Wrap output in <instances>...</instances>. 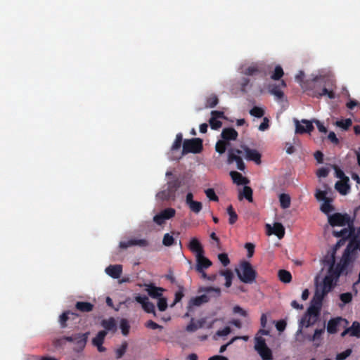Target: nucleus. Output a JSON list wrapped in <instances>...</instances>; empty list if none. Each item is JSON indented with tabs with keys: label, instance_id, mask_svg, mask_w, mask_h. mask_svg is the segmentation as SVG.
I'll use <instances>...</instances> for the list:
<instances>
[{
	"label": "nucleus",
	"instance_id": "nucleus-1",
	"mask_svg": "<svg viewBox=\"0 0 360 360\" xmlns=\"http://www.w3.org/2000/svg\"><path fill=\"white\" fill-rule=\"evenodd\" d=\"M317 82L324 84V86L321 91H314L311 94L312 96L320 98L323 96H327L330 99L335 98V93L333 91L335 81L333 79L326 77H316L314 79V84Z\"/></svg>",
	"mask_w": 360,
	"mask_h": 360
},
{
	"label": "nucleus",
	"instance_id": "nucleus-2",
	"mask_svg": "<svg viewBox=\"0 0 360 360\" xmlns=\"http://www.w3.org/2000/svg\"><path fill=\"white\" fill-rule=\"evenodd\" d=\"M203 149L202 140L200 138L185 139L183 143V149L180 155L171 156L172 160H179L181 157L188 153H199Z\"/></svg>",
	"mask_w": 360,
	"mask_h": 360
},
{
	"label": "nucleus",
	"instance_id": "nucleus-3",
	"mask_svg": "<svg viewBox=\"0 0 360 360\" xmlns=\"http://www.w3.org/2000/svg\"><path fill=\"white\" fill-rule=\"evenodd\" d=\"M236 271L240 280L245 283H252L256 279L257 272L249 262H242Z\"/></svg>",
	"mask_w": 360,
	"mask_h": 360
},
{
	"label": "nucleus",
	"instance_id": "nucleus-4",
	"mask_svg": "<svg viewBox=\"0 0 360 360\" xmlns=\"http://www.w3.org/2000/svg\"><path fill=\"white\" fill-rule=\"evenodd\" d=\"M199 292H205L207 294H204L200 296L193 297L189 301V306H200L204 303H207L210 300L208 295H211L214 297H218L221 295V289L219 288L214 287H205L202 288L199 290Z\"/></svg>",
	"mask_w": 360,
	"mask_h": 360
},
{
	"label": "nucleus",
	"instance_id": "nucleus-5",
	"mask_svg": "<svg viewBox=\"0 0 360 360\" xmlns=\"http://www.w3.org/2000/svg\"><path fill=\"white\" fill-rule=\"evenodd\" d=\"M335 260L334 254L327 255L323 259V263L329 266L327 275H332V277L334 278V280H335V282H337L345 266L341 264H338L335 266Z\"/></svg>",
	"mask_w": 360,
	"mask_h": 360
},
{
	"label": "nucleus",
	"instance_id": "nucleus-6",
	"mask_svg": "<svg viewBox=\"0 0 360 360\" xmlns=\"http://www.w3.org/2000/svg\"><path fill=\"white\" fill-rule=\"evenodd\" d=\"M242 154L243 152L238 148H229L228 150L227 163L231 165L233 162H236L237 169L240 171H244L245 169V165L241 157Z\"/></svg>",
	"mask_w": 360,
	"mask_h": 360
},
{
	"label": "nucleus",
	"instance_id": "nucleus-7",
	"mask_svg": "<svg viewBox=\"0 0 360 360\" xmlns=\"http://www.w3.org/2000/svg\"><path fill=\"white\" fill-rule=\"evenodd\" d=\"M349 221L350 217L347 214L335 213L328 216V223L332 226H344Z\"/></svg>",
	"mask_w": 360,
	"mask_h": 360
},
{
	"label": "nucleus",
	"instance_id": "nucleus-8",
	"mask_svg": "<svg viewBox=\"0 0 360 360\" xmlns=\"http://www.w3.org/2000/svg\"><path fill=\"white\" fill-rule=\"evenodd\" d=\"M295 124V134H302L304 133L310 134L314 129L313 126V120L309 121L305 119H303L300 122L297 119L294 120Z\"/></svg>",
	"mask_w": 360,
	"mask_h": 360
},
{
	"label": "nucleus",
	"instance_id": "nucleus-9",
	"mask_svg": "<svg viewBox=\"0 0 360 360\" xmlns=\"http://www.w3.org/2000/svg\"><path fill=\"white\" fill-rule=\"evenodd\" d=\"M136 302L141 304L143 309L149 314H153L154 317L157 316V314L155 309V305L153 303L149 301V299L146 295H138L134 297Z\"/></svg>",
	"mask_w": 360,
	"mask_h": 360
},
{
	"label": "nucleus",
	"instance_id": "nucleus-10",
	"mask_svg": "<svg viewBox=\"0 0 360 360\" xmlns=\"http://www.w3.org/2000/svg\"><path fill=\"white\" fill-rule=\"evenodd\" d=\"M176 210L174 208L169 207L163 210L159 214L153 217V221L158 225H162L165 223V220L169 219L174 217Z\"/></svg>",
	"mask_w": 360,
	"mask_h": 360
},
{
	"label": "nucleus",
	"instance_id": "nucleus-11",
	"mask_svg": "<svg viewBox=\"0 0 360 360\" xmlns=\"http://www.w3.org/2000/svg\"><path fill=\"white\" fill-rule=\"evenodd\" d=\"M89 333H76L70 336H65L64 339L68 342H73L80 348H84L86 344Z\"/></svg>",
	"mask_w": 360,
	"mask_h": 360
},
{
	"label": "nucleus",
	"instance_id": "nucleus-12",
	"mask_svg": "<svg viewBox=\"0 0 360 360\" xmlns=\"http://www.w3.org/2000/svg\"><path fill=\"white\" fill-rule=\"evenodd\" d=\"M269 334V331L263 328L259 329L257 333H256L254 340H255V345L254 348L255 350H259L261 348L267 347V345L266 343V340L262 337V335H268Z\"/></svg>",
	"mask_w": 360,
	"mask_h": 360
},
{
	"label": "nucleus",
	"instance_id": "nucleus-13",
	"mask_svg": "<svg viewBox=\"0 0 360 360\" xmlns=\"http://www.w3.org/2000/svg\"><path fill=\"white\" fill-rule=\"evenodd\" d=\"M149 243L146 239H136L132 238L127 241H121L119 244V247L122 249H127L129 247L137 245L141 248L148 246Z\"/></svg>",
	"mask_w": 360,
	"mask_h": 360
},
{
	"label": "nucleus",
	"instance_id": "nucleus-14",
	"mask_svg": "<svg viewBox=\"0 0 360 360\" xmlns=\"http://www.w3.org/2000/svg\"><path fill=\"white\" fill-rule=\"evenodd\" d=\"M196 266L195 270L198 272H202V270L209 268L212 265V262L204 256V254L195 255Z\"/></svg>",
	"mask_w": 360,
	"mask_h": 360
},
{
	"label": "nucleus",
	"instance_id": "nucleus-15",
	"mask_svg": "<svg viewBox=\"0 0 360 360\" xmlns=\"http://www.w3.org/2000/svg\"><path fill=\"white\" fill-rule=\"evenodd\" d=\"M347 323V321L342 317H335L330 319L327 324V331L329 334H335L338 330V326L341 322Z\"/></svg>",
	"mask_w": 360,
	"mask_h": 360
},
{
	"label": "nucleus",
	"instance_id": "nucleus-16",
	"mask_svg": "<svg viewBox=\"0 0 360 360\" xmlns=\"http://www.w3.org/2000/svg\"><path fill=\"white\" fill-rule=\"evenodd\" d=\"M286 84L285 81L281 80L279 84H272L269 86V93L274 95L277 100H282L284 96V94L282 91L281 88H284Z\"/></svg>",
	"mask_w": 360,
	"mask_h": 360
},
{
	"label": "nucleus",
	"instance_id": "nucleus-17",
	"mask_svg": "<svg viewBox=\"0 0 360 360\" xmlns=\"http://www.w3.org/2000/svg\"><path fill=\"white\" fill-rule=\"evenodd\" d=\"M243 73L248 76H254L262 73L265 75L264 65L262 63L252 64L245 69Z\"/></svg>",
	"mask_w": 360,
	"mask_h": 360
},
{
	"label": "nucleus",
	"instance_id": "nucleus-18",
	"mask_svg": "<svg viewBox=\"0 0 360 360\" xmlns=\"http://www.w3.org/2000/svg\"><path fill=\"white\" fill-rule=\"evenodd\" d=\"M242 148L245 152V158L248 160L254 161L257 164L261 163V154L257 150L251 149L245 146H243Z\"/></svg>",
	"mask_w": 360,
	"mask_h": 360
},
{
	"label": "nucleus",
	"instance_id": "nucleus-19",
	"mask_svg": "<svg viewBox=\"0 0 360 360\" xmlns=\"http://www.w3.org/2000/svg\"><path fill=\"white\" fill-rule=\"evenodd\" d=\"M146 291L147 292L148 295L153 299H158L162 297V292L165 291L164 288L161 287H157L153 283L146 285Z\"/></svg>",
	"mask_w": 360,
	"mask_h": 360
},
{
	"label": "nucleus",
	"instance_id": "nucleus-20",
	"mask_svg": "<svg viewBox=\"0 0 360 360\" xmlns=\"http://www.w3.org/2000/svg\"><path fill=\"white\" fill-rule=\"evenodd\" d=\"M336 283L334 278L332 277V275H326L323 278L320 290L327 295L336 285Z\"/></svg>",
	"mask_w": 360,
	"mask_h": 360
},
{
	"label": "nucleus",
	"instance_id": "nucleus-21",
	"mask_svg": "<svg viewBox=\"0 0 360 360\" xmlns=\"http://www.w3.org/2000/svg\"><path fill=\"white\" fill-rule=\"evenodd\" d=\"M238 136V132L231 127L224 128L221 134V136L224 141L229 143L230 141H235Z\"/></svg>",
	"mask_w": 360,
	"mask_h": 360
},
{
	"label": "nucleus",
	"instance_id": "nucleus-22",
	"mask_svg": "<svg viewBox=\"0 0 360 360\" xmlns=\"http://www.w3.org/2000/svg\"><path fill=\"white\" fill-rule=\"evenodd\" d=\"M268 228V233L269 234H274L276 235L279 239L282 238L284 236L285 234V229L282 224L281 223H275L271 227L270 225H266Z\"/></svg>",
	"mask_w": 360,
	"mask_h": 360
},
{
	"label": "nucleus",
	"instance_id": "nucleus-23",
	"mask_svg": "<svg viewBox=\"0 0 360 360\" xmlns=\"http://www.w3.org/2000/svg\"><path fill=\"white\" fill-rule=\"evenodd\" d=\"M105 271L112 278H119L122 273V266L120 264L109 265Z\"/></svg>",
	"mask_w": 360,
	"mask_h": 360
},
{
	"label": "nucleus",
	"instance_id": "nucleus-24",
	"mask_svg": "<svg viewBox=\"0 0 360 360\" xmlns=\"http://www.w3.org/2000/svg\"><path fill=\"white\" fill-rule=\"evenodd\" d=\"M318 318L304 314V316L302 317L300 323V328L297 330V333H302V327L304 326L306 328H308L311 326L314 325L318 321Z\"/></svg>",
	"mask_w": 360,
	"mask_h": 360
},
{
	"label": "nucleus",
	"instance_id": "nucleus-25",
	"mask_svg": "<svg viewBox=\"0 0 360 360\" xmlns=\"http://www.w3.org/2000/svg\"><path fill=\"white\" fill-rule=\"evenodd\" d=\"M188 248L191 251L195 253V255H200L204 254V250L201 243L195 238H193L191 240Z\"/></svg>",
	"mask_w": 360,
	"mask_h": 360
},
{
	"label": "nucleus",
	"instance_id": "nucleus-26",
	"mask_svg": "<svg viewBox=\"0 0 360 360\" xmlns=\"http://www.w3.org/2000/svg\"><path fill=\"white\" fill-rule=\"evenodd\" d=\"M78 314L70 312V311H67L63 312L59 317V323L60 324V327L62 328H64L68 326L67 321L70 319L71 318L72 319H75L76 318H78Z\"/></svg>",
	"mask_w": 360,
	"mask_h": 360
},
{
	"label": "nucleus",
	"instance_id": "nucleus-27",
	"mask_svg": "<svg viewBox=\"0 0 360 360\" xmlns=\"http://www.w3.org/2000/svg\"><path fill=\"white\" fill-rule=\"evenodd\" d=\"M230 176L233 183L237 185H247L249 184V180L236 171H231Z\"/></svg>",
	"mask_w": 360,
	"mask_h": 360
},
{
	"label": "nucleus",
	"instance_id": "nucleus-28",
	"mask_svg": "<svg viewBox=\"0 0 360 360\" xmlns=\"http://www.w3.org/2000/svg\"><path fill=\"white\" fill-rule=\"evenodd\" d=\"M348 182L349 178L337 181L335 185V189L342 195L347 194L350 188Z\"/></svg>",
	"mask_w": 360,
	"mask_h": 360
},
{
	"label": "nucleus",
	"instance_id": "nucleus-29",
	"mask_svg": "<svg viewBox=\"0 0 360 360\" xmlns=\"http://www.w3.org/2000/svg\"><path fill=\"white\" fill-rule=\"evenodd\" d=\"M101 325L105 328V331H112L115 333L117 330V325L114 318L110 317L108 319L101 321Z\"/></svg>",
	"mask_w": 360,
	"mask_h": 360
},
{
	"label": "nucleus",
	"instance_id": "nucleus-30",
	"mask_svg": "<svg viewBox=\"0 0 360 360\" xmlns=\"http://www.w3.org/2000/svg\"><path fill=\"white\" fill-rule=\"evenodd\" d=\"M252 193V189L245 185L243 191L239 193L238 199L241 200L243 198H245L248 202H252L253 201Z\"/></svg>",
	"mask_w": 360,
	"mask_h": 360
},
{
	"label": "nucleus",
	"instance_id": "nucleus-31",
	"mask_svg": "<svg viewBox=\"0 0 360 360\" xmlns=\"http://www.w3.org/2000/svg\"><path fill=\"white\" fill-rule=\"evenodd\" d=\"M181 181L179 179H174L172 181H169L167 182V188L169 193L170 195H172L175 197V194L176 191L181 187Z\"/></svg>",
	"mask_w": 360,
	"mask_h": 360
},
{
	"label": "nucleus",
	"instance_id": "nucleus-32",
	"mask_svg": "<svg viewBox=\"0 0 360 360\" xmlns=\"http://www.w3.org/2000/svg\"><path fill=\"white\" fill-rule=\"evenodd\" d=\"M75 308L81 312H90L94 309V304L88 302H77Z\"/></svg>",
	"mask_w": 360,
	"mask_h": 360
},
{
	"label": "nucleus",
	"instance_id": "nucleus-33",
	"mask_svg": "<svg viewBox=\"0 0 360 360\" xmlns=\"http://www.w3.org/2000/svg\"><path fill=\"white\" fill-rule=\"evenodd\" d=\"M255 351L258 353V354L260 356L262 360L273 359L272 351L268 346Z\"/></svg>",
	"mask_w": 360,
	"mask_h": 360
},
{
	"label": "nucleus",
	"instance_id": "nucleus-34",
	"mask_svg": "<svg viewBox=\"0 0 360 360\" xmlns=\"http://www.w3.org/2000/svg\"><path fill=\"white\" fill-rule=\"evenodd\" d=\"M278 276L279 280L284 283H288L292 280V275L290 272L285 269L279 270L278 272Z\"/></svg>",
	"mask_w": 360,
	"mask_h": 360
},
{
	"label": "nucleus",
	"instance_id": "nucleus-35",
	"mask_svg": "<svg viewBox=\"0 0 360 360\" xmlns=\"http://www.w3.org/2000/svg\"><path fill=\"white\" fill-rule=\"evenodd\" d=\"M219 274L224 276L226 280L225 286L226 288H229L232 284V279L233 277V272L230 269H226L220 271Z\"/></svg>",
	"mask_w": 360,
	"mask_h": 360
},
{
	"label": "nucleus",
	"instance_id": "nucleus-36",
	"mask_svg": "<svg viewBox=\"0 0 360 360\" xmlns=\"http://www.w3.org/2000/svg\"><path fill=\"white\" fill-rule=\"evenodd\" d=\"M107 335V331L105 330H100L95 338L92 339L93 345H103L105 340V338Z\"/></svg>",
	"mask_w": 360,
	"mask_h": 360
},
{
	"label": "nucleus",
	"instance_id": "nucleus-37",
	"mask_svg": "<svg viewBox=\"0 0 360 360\" xmlns=\"http://www.w3.org/2000/svg\"><path fill=\"white\" fill-rule=\"evenodd\" d=\"M347 328L350 336L360 338V323L358 321H354L352 326Z\"/></svg>",
	"mask_w": 360,
	"mask_h": 360
},
{
	"label": "nucleus",
	"instance_id": "nucleus-38",
	"mask_svg": "<svg viewBox=\"0 0 360 360\" xmlns=\"http://www.w3.org/2000/svg\"><path fill=\"white\" fill-rule=\"evenodd\" d=\"M279 201L281 208L287 209L290 206V197L288 194L282 193L279 195Z\"/></svg>",
	"mask_w": 360,
	"mask_h": 360
},
{
	"label": "nucleus",
	"instance_id": "nucleus-39",
	"mask_svg": "<svg viewBox=\"0 0 360 360\" xmlns=\"http://www.w3.org/2000/svg\"><path fill=\"white\" fill-rule=\"evenodd\" d=\"M230 146V143H227L225 141L219 140L215 145V150L219 154H223L226 150V148Z\"/></svg>",
	"mask_w": 360,
	"mask_h": 360
},
{
	"label": "nucleus",
	"instance_id": "nucleus-40",
	"mask_svg": "<svg viewBox=\"0 0 360 360\" xmlns=\"http://www.w3.org/2000/svg\"><path fill=\"white\" fill-rule=\"evenodd\" d=\"M227 214L229 216V223L231 225L234 224L238 220V214L235 212L233 206L230 205L227 207Z\"/></svg>",
	"mask_w": 360,
	"mask_h": 360
},
{
	"label": "nucleus",
	"instance_id": "nucleus-41",
	"mask_svg": "<svg viewBox=\"0 0 360 360\" xmlns=\"http://www.w3.org/2000/svg\"><path fill=\"white\" fill-rule=\"evenodd\" d=\"M183 141V136L181 133H179L176 136V139L171 147V152L174 153L176 150H179L181 148V143Z\"/></svg>",
	"mask_w": 360,
	"mask_h": 360
},
{
	"label": "nucleus",
	"instance_id": "nucleus-42",
	"mask_svg": "<svg viewBox=\"0 0 360 360\" xmlns=\"http://www.w3.org/2000/svg\"><path fill=\"white\" fill-rule=\"evenodd\" d=\"M359 248L360 241L357 239H353L349 243L346 248V250H347V251H349L350 253L354 254Z\"/></svg>",
	"mask_w": 360,
	"mask_h": 360
},
{
	"label": "nucleus",
	"instance_id": "nucleus-43",
	"mask_svg": "<svg viewBox=\"0 0 360 360\" xmlns=\"http://www.w3.org/2000/svg\"><path fill=\"white\" fill-rule=\"evenodd\" d=\"M332 200L328 199L322 203L321 205L320 210L322 212L325 214H329L330 212L334 210L333 206L330 204Z\"/></svg>",
	"mask_w": 360,
	"mask_h": 360
},
{
	"label": "nucleus",
	"instance_id": "nucleus-44",
	"mask_svg": "<svg viewBox=\"0 0 360 360\" xmlns=\"http://www.w3.org/2000/svg\"><path fill=\"white\" fill-rule=\"evenodd\" d=\"M218 97L214 94H212L207 98L205 107L212 108H214L218 104Z\"/></svg>",
	"mask_w": 360,
	"mask_h": 360
},
{
	"label": "nucleus",
	"instance_id": "nucleus-45",
	"mask_svg": "<svg viewBox=\"0 0 360 360\" xmlns=\"http://www.w3.org/2000/svg\"><path fill=\"white\" fill-rule=\"evenodd\" d=\"M190 210L195 214H198L202 209V204L199 201H194L188 205Z\"/></svg>",
	"mask_w": 360,
	"mask_h": 360
},
{
	"label": "nucleus",
	"instance_id": "nucleus-46",
	"mask_svg": "<svg viewBox=\"0 0 360 360\" xmlns=\"http://www.w3.org/2000/svg\"><path fill=\"white\" fill-rule=\"evenodd\" d=\"M352 234V230L347 228H344L340 231H333V235L338 238H347Z\"/></svg>",
	"mask_w": 360,
	"mask_h": 360
},
{
	"label": "nucleus",
	"instance_id": "nucleus-47",
	"mask_svg": "<svg viewBox=\"0 0 360 360\" xmlns=\"http://www.w3.org/2000/svg\"><path fill=\"white\" fill-rule=\"evenodd\" d=\"M284 75L283 70L281 65H276L271 78L274 80H279Z\"/></svg>",
	"mask_w": 360,
	"mask_h": 360
},
{
	"label": "nucleus",
	"instance_id": "nucleus-48",
	"mask_svg": "<svg viewBox=\"0 0 360 360\" xmlns=\"http://www.w3.org/2000/svg\"><path fill=\"white\" fill-rule=\"evenodd\" d=\"M127 347H128L127 342L124 341L122 343L121 346L115 350L117 359H120L124 356V354H125V352L127 351Z\"/></svg>",
	"mask_w": 360,
	"mask_h": 360
},
{
	"label": "nucleus",
	"instance_id": "nucleus-49",
	"mask_svg": "<svg viewBox=\"0 0 360 360\" xmlns=\"http://www.w3.org/2000/svg\"><path fill=\"white\" fill-rule=\"evenodd\" d=\"M120 329L123 335L127 336L129 333L130 326L128 321L122 319L120 321Z\"/></svg>",
	"mask_w": 360,
	"mask_h": 360
},
{
	"label": "nucleus",
	"instance_id": "nucleus-50",
	"mask_svg": "<svg viewBox=\"0 0 360 360\" xmlns=\"http://www.w3.org/2000/svg\"><path fill=\"white\" fill-rule=\"evenodd\" d=\"M326 295V294L324 293L323 292H322L321 290H320V288L317 286L316 290L315 291V293H314V297L311 300H313V302H318L322 303L323 300Z\"/></svg>",
	"mask_w": 360,
	"mask_h": 360
},
{
	"label": "nucleus",
	"instance_id": "nucleus-51",
	"mask_svg": "<svg viewBox=\"0 0 360 360\" xmlns=\"http://www.w3.org/2000/svg\"><path fill=\"white\" fill-rule=\"evenodd\" d=\"M250 114L252 116L260 118L264 116V110L260 107L255 106L250 110Z\"/></svg>",
	"mask_w": 360,
	"mask_h": 360
},
{
	"label": "nucleus",
	"instance_id": "nucleus-52",
	"mask_svg": "<svg viewBox=\"0 0 360 360\" xmlns=\"http://www.w3.org/2000/svg\"><path fill=\"white\" fill-rule=\"evenodd\" d=\"M169 193L167 189L163 190L157 194V198L162 200H168L174 197Z\"/></svg>",
	"mask_w": 360,
	"mask_h": 360
},
{
	"label": "nucleus",
	"instance_id": "nucleus-53",
	"mask_svg": "<svg viewBox=\"0 0 360 360\" xmlns=\"http://www.w3.org/2000/svg\"><path fill=\"white\" fill-rule=\"evenodd\" d=\"M205 193L207 198H209L210 200L214 201V202H218L219 198L216 195L214 190L213 188H207L205 191Z\"/></svg>",
	"mask_w": 360,
	"mask_h": 360
},
{
	"label": "nucleus",
	"instance_id": "nucleus-54",
	"mask_svg": "<svg viewBox=\"0 0 360 360\" xmlns=\"http://www.w3.org/2000/svg\"><path fill=\"white\" fill-rule=\"evenodd\" d=\"M320 311L321 309H318L314 306H309L305 314L319 319Z\"/></svg>",
	"mask_w": 360,
	"mask_h": 360
},
{
	"label": "nucleus",
	"instance_id": "nucleus-55",
	"mask_svg": "<svg viewBox=\"0 0 360 360\" xmlns=\"http://www.w3.org/2000/svg\"><path fill=\"white\" fill-rule=\"evenodd\" d=\"M352 124V122L350 119H345L336 122V125L345 130H347Z\"/></svg>",
	"mask_w": 360,
	"mask_h": 360
},
{
	"label": "nucleus",
	"instance_id": "nucleus-56",
	"mask_svg": "<svg viewBox=\"0 0 360 360\" xmlns=\"http://www.w3.org/2000/svg\"><path fill=\"white\" fill-rule=\"evenodd\" d=\"M174 243V237L170 235L169 233H165L164 235L163 239H162V244L165 246L169 247L172 245Z\"/></svg>",
	"mask_w": 360,
	"mask_h": 360
},
{
	"label": "nucleus",
	"instance_id": "nucleus-57",
	"mask_svg": "<svg viewBox=\"0 0 360 360\" xmlns=\"http://www.w3.org/2000/svg\"><path fill=\"white\" fill-rule=\"evenodd\" d=\"M158 308L160 311H164L167 309V298L162 296L158 299Z\"/></svg>",
	"mask_w": 360,
	"mask_h": 360
},
{
	"label": "nucleus",
	"instance_id": "nucleus-58",
	"mask_svg": "<svg viewBox=\"0 0 360 360\" xmlns=\"http://www.w3.org/2000/svg\"><path fill=\"white\" fill-rule=\"evenodd\" d=\"M326 195H327L326 191H321L320 189H317L316 191V193H315V198L319 201H325V200L329 199L328 198H327Z\"/></svg>",
	"mask_w": 360,
	"mask_h": 360
},
{
	"label": "nucleus",
	"instance_id": "nucleus-59",
	"mask_svg": "<svg viewBox=\"0 0 360 360\" xmlns=\"http://www.w3.org/2000/svg\"><path fill=\"white\" fill-rule=\"evenodd\" d=\"M352 255L353 254L350 253L349 251H347V250H346V249L345 250V252L343 253L342 258V265H345V267L351 262Z\"/></svg>",
	"mask_w": 360,
	"mask_h": 360
},
{
	"label": "nucleus",
	"instance_id": "nucleus-60",
	"mask_svg": "<svg viewBox=\"0 0 360 360\" xmlns=\"http://www.w3.org/2000/svg\"><path fill=\"white\" fill-rule=\"evenodd\" d=\"M209 123L211 128L214 130L219 129L222 125V122L218 119H215V117H211L209 120Z\"/></svg>",
	"mask_w": 360,
	"mask_h": 360
},
{
	"label": "nucleus",
	"instance_id": "nucleus-61",
	"mask_svg": "<svg viewBox=\"0 0 360 360\" xmlns=\"http://www.w3.org/2000/svg\"><path fill=\"white\" fill-rule=\"evenodd\" d=\"M325 325H323L321 328L316 329L313 336L309 340L311 341H315L316 340L321 339L322 334L325 332Z\"/></svg>",
	"mask_w": 360,
	"mask_h": 360
},
{
	"label": "nucleus",
	"instance_id": "nucleus-62",
	"mask_svg": "<svg viewBox=\"0 0 360 360\" xmlns=\"http://www.w3.org/2000/svg\"><path fill=\"white\" fill-rule=\"evenodd\" d=\"M218 259L221 262V263L223 264L224 266H228L230 263L229 257H228L227 254H226V253L219 254L218 255Z\"/></svg>",
	"mask_w": 360,
	"mask_h": 360
},
{
	"label": "nucleus",
	"instance_id": "nucleus-63",
	"mask_svg": "<svg viewBox=\"0 0 360 360\" xmlns=\"http://www.w3.org/2000/svg\"><path fill=\"white\" fill-rule=\"evenodd\" d=\"M340 300L345 303V304H347V303H349L352 300V295L350 292H345V293H342L340 295Z\"/></svg>",
	"mask_w": 360,
	"mask_h": 360
},
{
	"label": "nucleus",
	"instance_id": "nucleus-64",
	"mask_svg": "<svg viewBox=\"0 0 360 360\" xmlns=\"http://www.w3.org/2000/svg\"><path fill=\"white\" fill-rule=\"evenodd\" d=\"M255 246L253 243H245V248L248 251V257L249 258H250L253 256L254 252H255Z\"/></svg>",
	"mask_w": 360,
	"mask_h": 360
}]
</instances>
